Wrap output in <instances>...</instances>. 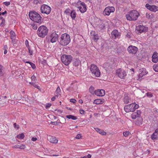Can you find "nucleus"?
Wrapping results in <instances>:
<instances>
[{
    "mask_svg": "<svg viewBox=\"0 0 158 158\" xmlns=\"http://www.w3.org/2000/svg\"><path fill=\"white\" fill-rule=\"evenodd\" d=\"M115 10L113 6H108L106 7L104 11V13L106 15L109 16L110 13L113 12Z\"/></svg>",
    "mask_w": 158,
    "mask_h": 158,
    "instance_id": "9d476101",
    "label": "nucleus"
},
{
    "mask_svg": "<svg viewBox=\"0 0 158 158\" xmlns=\"http://www.w3.org/2000/svg\"><path fill=\"white\" fill-rule=\"evenodd\" d=\"M4 69L3 66L0 64V76H2L4 75Z\"/></svg>",
    "mask_w": 158,
    "mask_h": 158,
    "instance_id": "7c9ffc66",
    "label": "nucleus"
},
{
    "mask_svg": "<svg viewBox=\"0 0 158 158\" xmlns=\"http://www.w3.org/2000/svg\"><path fill=\"white\" fill-rule=\"evenodd\" d=\"M4 4L6 6H8L10 5V3L9 2H3Z\"/></svg>",
    "mask_w": 158,
    "mask_h": 158,
    "instance_id": "3c124183",
    "label": "nucleus"
},
{
    "mask_svg": "<svg viewBox=\"0 0 158 158\" xmlns=\"http://www.w3.org/2000/svg\"><path fill=\"white\" fill-rule=\"evenodd\" d=\"M4 50V54H6L7 53V50Z\"/></svg>",
    "mask_w": 158,
    "mask_h": 158,
    "instance_id": "69168bd1",
    "label": "nucleus"
},
{
    "mask_svg": "<svg viewBox=\"0 0 158 158\" xmlns=\"http://www.w3.org/2000/svg\"><path fill=\"white\" fill-rule=\"evenodd\" d=\"M92 38L94 39V40L96 42L99 39V37L97 34L95 33L94 31H92L91 32Z\"/></svg>",
    "mask_w": 158,
    "mask_h": 158,
    "instance_id": "4be33fe9",
    "label": "nucleus"
},
{
    "mask_svg": "<svg viewBox=\"0 0 158 158\" xmlns=\"http://www.w3.org/2000/svg\"><path fill=\"white\" fill-rule=\"evenodd\" d=\"M116 74L121 78H123L126 75L125 71L120 69H118L117 70Z\"/></svg>",
    "mask_w": 158,
    "mask_h": 158,
    "instance_id": "ddd939ff",
    "label": "nucleus"
},
{
    "mask_svg": "<svg viewBox=\"0 0 158 158\" xmlns=\"http://www.w3.org/2000/svg\"><path fill=\"white\" fill-rule=\"evenodd\" d=\"M139 14V12L136 10H132L130 11L128 14L126 15L127 19L130 21L136 20Z\"/></svg>",
    "mask_w": 158,
    "mask_h": 158,
    "instance_id": "f03ea898",
    "label": "nucleus"
},
{
    "mask_svg": "<svg viewBox=\"0 0 158 158\" xmlns=\"http://www.w3.org/2000/svg\"><path fill=\"white\" fill-rule=\"evenodd\" d=\"M14 148H19L23 149L25 148V146L23 145H15L14 146Z\"/></svg>",
    "mask_w": 158,
    "mask_h": 158,
    "instance_id": "473e14b6",
    "label": "nucleus"
},
{
    "mask_svg": "<svg viewBox=\"0 0 158 158\" xmlns=\"http://www.w3.org/2000/svg\"><path fill=\"white\" fill-rule=\"evenodd\" d=\"M139 107V105L135 103H134L125 106L124 107V110L127 113L130 112H133L135 111L136 109H138Z\"/></svg>",
    "mask_w": 158,
    "mask_h": 158,
    "instance_id": "39448f33",
    "label": "nucleus"
},
{
    "mask_svg": "<svg viewBox=\"0 0 158 158\" xmlns=\"http://www.w3.org/2000/svg\"><path fill=\"white\" fill-rule=\"evenodd\" d=\"M40 10L42 13L48 15L50 13L51 9L48 6L44 4L41 6L40 8Z\"/></svg>",
    "mask_w": 158,
    "mask_h": 158,
    "instance_id": "6e6552de",
    "label": "nucleus"
},
{
    "mask_svg": "<svg viewBox=\"0 0 158 158\" xmlns=\"http://www.w3.org/2000/svg\"><path fill=\"white\" fill-rule=\"evenodd\" d=\"M146 94L147 96L150 98L152 97L153 96L152 93L151 92H148Z\"/></svg>",
    "mask_w": 158,
    "mask_h": 158,
    "instance_id": "37998d69",
    "label": "nucleus"
},
{
    "mask_svg": "<svg viewBox=\"0 0 158 158\" xmlns=\"http://www.w3.org/2000/svg\"><path fill=\"white\" fill-rule=\"evenodd\" d=\"M139 72V74L138 75L139 78L142 77L147 74L146 70L145 69L141 68L140 69Z\"/></svg>",
    "mask_w": 158,
    "mask_h": 158,
    "instance_id": "412c9836",
    "label": "nucleus"
},
{
    "mask_svg": "<svg viewBox=\"0 0 158 158\" xmlns=\"http://www.w3.org/2000/svg\"><path fill=\"white\" fill-rule=\"evenodd\" d=\"M94 129L98 133L102 135H105L106 134V132L98 128H94Z\"/></svg>",
    "mask_w": 158,
    "mask_h": 158,
    "instance_id": "bb28decb",
    "label": "nucleus"
},
{
    "mask_svg": "<svg viewBox=\"0 0 158 158\" xmlns=\"http://www.w3.org/2000/svg\"><path fill=\"white\" fill-rule=\"evenodd\" d=\"M32 28L34 30H36L38 28L37 25L36 24H33L32 25Z\"/></svg>",
    "mask_w": 158,
    "mask_h": 158,
    "instance_id": "ea45409f",
    "label": "nucleus"
},
{
    "mask_svg": "<svg viewBox=\"0 0 158 158\" xmlns=\"http://www.w3.org/2000/svg\"><path fill=\"white\" fill-rule=\"evenodd\" d=\"M141 112L140 110H137L136 112H134L131 115V118L133 119H135L136 118L140 117Z\"/></svg>",
    "mask_w": 158,
    "mask_h": 158,
    "instance_id": "f3484780",
    "label": "nucleus"
},
{
    "mask_svg": "<svg viewBox=\"0 0 158 158\" xmlns=\"http://www.w3.org/2000/svg\"><path fill=\"white\" fill-rule=\"evenodd\" d=\"M81 137V135L80 134H78L76 137V138L77 139H80Z\"/></svg>",
    "mask_w": 158,
    "mask_h": 158,
    "instance_id": "09e8293b",
    "label": "nucleus"
},
{
    "mask_svg": "<svg viewBox=\"0 0 158 158\" xmlns=\"http://www.w3.org/2000/svg\"><path fill=\"white\" fill-rule=\"evenodd\" d=\"M34 87H35V88L37 89H39L40 87L38 86L35 83H34L32 85Z\"/></svg>",
    "mask_w": 158,
    "mask_h": 158,
    "instance_id": "c03bdc74",
    "label": "nucleus"
},
{
    "mask_svg": "<svg viewBox=\"0 0 158 158\" xmlns=\"http://www.w3.org/2000/svg\"><path fill=\"white\" fill-rule=\"evenodd\" d=\"M30 19L35 23H40L41 22V17L40 15L35 11L29 12V14Z\"/></svg>",
    "mask_w": 158,
    "mask_h": 158,
    "instance_id": "7ed1b4c3",
    "label": "nucleus"
},
{
    "mask_svg": "<svg viewBox=\"0 0 158 158\" xmlns=\"http://www.w3.org/2000/svg\"><path fill=\"white\" fill-rule=\"evenodd\" d=\"M76 15V13L74 10H73L71 12L70 16L73 19H75Z\"/></svg>",
    "mask_w": 158,
    "mask_h": 158,
    "instance_id": "c756f323",
    "label": "nucleus"
},
{
    "mask_svg": "<svg viewBox=\"0 0 158 158\" xmlns=\"http://www.w3.org/2000/svg\"><path fill=\"white\" fill-rule=\"evenodd\" d=\"M58 35L55 32L52 33L49 37V39L52 43L55 42L58 40Z\"/></svg>",
    "mask_w": 158,
    "mask_h": 158,
    "instance_id": "f8f14e48",
    "label": "nucleus"
},
{
    "mask_svg": "<svg viewBox=\"0 0 158 158\" xmlns=\"http://www.w3.org/2000/svg\"><path fill=\"white\" fill-rule=\"evenodd\" d=\"M104 99H96L94 101V103L96 104H100L103 103L104 102Z\"/></svg>",
    "mask_w": 158,
    "mask_h": 158,
    "instance_id": "5701e85b",
    "label": "nucleus"
},
{
    "mask_svg": "<svg viewBox=\"0 0 158 158\" xmlns=\"http://www.w3.org/2000/svg\"><path fill=\"white\" fill-rule=\"evenodd\" d=\"M151 138L153 140L158 139V128L156 129L154 133L152 135Z\"/></svg>",
    "mask_w": 158,
    "mask_h": 158,
    "instance_id": "6ab92c4d",
    "label": "nucleus"
},
{
    "mask_svg": "<svg viewBox=\"0 0 158 158\" xmlns=\"http://www.w3.org/2000/svg\"><path fill=\"white\" fill-rule=\"evenodd\" d=\"M72 59V56L70 55H63L61 57L62 63L66 66L70 64Z\"/></svg>",
    "mask_w": 158,
    "mask_h": 158,
    "instance_id": "423d86ee",
    "label": "nucleus"
},
{
    "mask_svg": "<svg viewBox=\"0 0 158 158\" xmlns=\"http://www.w3.org/2000/svg\"><path fill=\"white\" fill-rule=\"evenodd\" d=\"M3 49L4 50H7L8 49V47L7 45H5L3 46Z\"/></svg>",
    "mask_w": 158,
    "mask_h": 158,
    "instance_id": "bf43d9fd",
    "label": "nucleus"
},
{
    "mask_svg": "<svg viewBox=\"0 0 158 158\" xmlns=\"http://www.w3.org/2000/svg\"><path fill=\"white\" fill-rule=\"evenodd\" d=\"M6 13H7V11H5L4 12H3L2 13L1 12V15H4L6 14Z\"/></svg>",
    "mask_w": 158,
    "mask_h": 158,
    "instance_id": "0e129e2a",
    "label": "nucleus"
},
{
    "mask_svg": "<svg viewBox=\"0 0 158 158\" xmlns=\"http://www.w3.org/2000/svg\"><path fill=\"white\" fill-rule=\"evenodd\" d=\"M80 11L82 13H84L86 11V5L85 4V6H80L78 8Z\"/></svg>",
    "mask_w": 158,
    "mask_h": 158,
    "instance_id": "393cba45",
    "label": "nucleus"
},
{
    "mask_svg": "<svg viewBox=\"0 0 158 158\" xmlns=\"http://www.w3.org/2000/svg\"><path fill=\"white\" fill-rule=\"evenodd\" d=\"M153 69L156 72H158V64L153 65Z\"/></svg>",
    "mask_w": 158,
    "mask_h": 158,
    "instance_id": "72a5a7b5",
    "label": "nucleus"
},
{
    "mask_svg": "<svg viewBox=\"0 0 158 158\" xmlns=\"http://www.w3.org/2000/svg\"><path fill=\"white\" fill-rule=\"evenodd\" d=\"M90 70L91 73L96 77H98L100 76V70L95 65L93 64L91 65Z\"/></svg>",
    "mask_w": 158,
    "mask_h": 158,
    "instance_id": "0eeeda50",
    "label": "nucleus"
},
{
    "mask_svg": "<svg viewBox=\"0 0 158 158\" xmlns=\"http://www.w3.org/2000/svg\"><path fill=\"white\" fill-rule=\"evenodd\" d=\"M14 41L13 42H12V43L13 44V46H16V41H15V40H14Z\"/></svg>",
    "mask_w": 158,
    "mask_h": 158,
    "instance_id": "052dcab7",
    "label": "nucleus"
},
{
    "mask_svg": "<svg viewBox=\"0 0 158 158\" xmlns=\"http://www.w3.org/2000/svg\"><path fill=\"white\" fill-rule=\"evenodd\" d=\"M124 102L126 103H128L129 102V100L127 97H125L124 99Z\"/></svg>",
    "mask_w": 158,
    "mask_h": 158,
    "instance_id": "a19ab883",
    "label": "nucleus"
},
{
    "mask_svg": "<svg viewBox=\"0 0 158 158\" xmlns=\"http://www.w3.org/2000/svg\"><path fill=\"white\" fill-rule=\"evenodd\" d=\"M136 29L138 32L141 33L145 32L147 31L148 28L144 26L139 25L136 27Z\"/></svg>",
    "mask_w": 158,
    "mask_h": 158,
    "instance_id": "1a4fd4ad",
    "label": "nucleus"
},
{
    "mask_svg": "<svg viewBox=\"0 0 158 158\" xmlns=\"http://www.w3.org/2000/svg\"><path fill=\"white\" fill-rule=\"evenodd\" d=\"M70 41V36L66 33L62 34L60 38V44L62 45H68Z\"/></svg>",
    "mask_w": 158,
    "mask_h": 158,
    "instance_id": "20e7f679",
    "label": "nucleus"
},
{
    "mask_svg": "<svg viewBox=\"0 0 158 158\" xmlns=\"http://www.w3.org/2000/svg\"><path fill=\"white\" fill-rule=\"evenodd\" d=\"M112 36L113 39H115L119 37V33L117 30H114L112 32Z\"/></svg>",
    "mask_w": 158,
    "mask_h": 158,
    "instance_id": "aec40b11",
    "label": "nucleus"
},
{
    "mask_svg": "<svg viewBox=\"0 0 158 158\" xmlns=\"http://www.w3.org/2000/svg\"><path fill=\"white\" fill-rule=\"evenodd\" d=\"M80 113L82 114H85V111L83 110H80Z\"/></svg>",
    "mask_w": 158,
    "mask_h": 158,
    "instance_id": "6e6d98bb",
    "label": "nucleus"
},
{
    "mask_svg": "<svg viewBox=\"0 0 158 158\" xmlns=\"http://www.w3.org/2000/svg\"><path fill=\"white\" fill-rule=\"evenodd\" d=\"M34 3L35 4H37L38 3V0H34Z\"/></svg>",
    "mask_w": 158,
    "mask_h": 158,
    "instance_id": "680f3d73",
    "label": "nucleus"
},
{
    "mask_svg": "<svg viewBox=\"0 0 158 158\" xmlns=\"http://www.w3.org/2000/svg\"><path fill=\"white\" fill-rule=\"evenodd\" d=\"M94 87L93 86H91L89 88V92L92 94H93L94 93Z\"/></svg>",
    "mask_w": 158,
    "mask_h": 158,
    "instance_id": "e433bc0d",
    "label": "nucleus"
},
{
    "mask_svg": "<svg viewBox=\"0 0 158 158\" xmlns=\"http://www.w3.org/2000/svg\"><path fill=\"white\" fill-rule=\"evenodd\" d=\"M75 6L77 8H78L80 6H85V3L84 2H81L80 0H78L77 2L75 3Z\"/></svg>",
    "mask_w": 158,
    "mask_h": 158,
    "instance_id": "b1692460",
    "label": "nucleus"
},
{
    "mask_svg": "<svg viewBox=\"0 0 158 158\" xmlns=\"http://www.w3.org/2000/svg\"><path fill=\"white\" fill-rule=\"evenodd\" d=\"M79 102L80 103H83V101L82 100L80 99L79 100Z\"/></svg>",
    "mask_w": 158,
    "mask_h": 158,
    "instance_id": "338daca9",
    "label": "nucleus"
},
{
    "mask_svg": "<svg viewBox=\"0 0 158 158\" xmlns=\"http://www.w3.org/2000/svg\"><path fill=\"white\" fill-rule=\"evenodd\" d=\"M28 51H29V55L30 56L32 55L33 53V50L31 49V48L30 47L28 48Z\"/></svg>",
    "mask_w": 158,
    "mask_h": 158,
    "instance_id": "58836bf2",
    "label": "nucleus"
},
{
    "mask_svg": "<svg viewBox=\"0 0 158 158\" xmlns=\"http://www.w3.org/2000/svg\"><path fill=\"white\" fill-rule=\"evenodd\" d=\"M14 127L15 128L18 129L19 127V125H17L16 123H15L14 124Z\"/></svg>",
    "mask_w": 158,
    "mask_h": 158,
    "instance_id": "603ef678",
    "label": "nucleus"
},
{
    "mask_svg": "<svg viewBox=\"0 0 158 158\" xmlns=\"http://www.w3.org/2000/svg\"><path fill=\"white\" fill-rule=\"evenodd\" d=\"M58 96H56V95H55L54 97L52 98L51 100L52 101H54L56 98H58Z\"/></svg>",
    "mask_w": 158,
    "mask_h": 158,
    "instance_id": "4d7b16f0",
    "label": "nucleus"
},
{
    "mask_svg": "<svg viewBox=\"0 0 158 158\" xmlns=\"http://www.w3.org/2000/svg\"><path fill=\"white\" fill-rule=\"evenodd\" d=\"M152 61L154 63H156L158 62V53L155 52L152 56Z\"/></svg>",
    "mask_w": 158,
    "mask_h": 158,
    "instance_id": "a211bd4d",
    "label": "nucleus"
},
{
    "mask_svg": "<svg viewBox=\"0 0 158 158\" xmlns=\"http://www.w3.org/2000/svg\"><path fill=\"white\" fill-rule=\"evenodd\" d=\"M129 134L130 132L129 131H126L123 133V135L125 137H127Z\"/></svg>",
    "mask_w": 158,
    "mask_h": 158,
    "instance_id": "79ce46f5",
    "label": "nucleus"
},
{
    "mask_svg": "<svg viewBox=\"0 0 158 158\" xmlns=\"http://www.w3.org/2000/svg\"><path fill=\"white\" fill-rule=\"evenodd\" d=\"M108 65H109V64L108 63H106L104 64L103 66L104 67H106Z\"/></svg>",
    "mask_w": 158,
    "mask_h": 158,
    "instance_id": "e2e57ef3",
    "label": "nucleus"
},
{
    "mask_svg": "<svg viewBox=\"0 0 158 158\" xmlns=\"http://www.w3.org/2000/svg\"><path fill=\"white\" fill-rule=\"evenodd\" d=\"M79 60H76L73 63V65L75 67H77L79 65Z\"/></svg>",
    "mask_w": 158,
    "mask_h": 158,
    "instance_id": "f704fd0d",
    "label": "nucleus"
},
{
    "mask_svg": "<svg viewBox=\"0 0 158 158\" xmlns=\"http://www.w3.org/2000/svg\"><path fill=\"white\" fill-rule=\"evenodd\" d=\"M138 50L137 47L132 45L129 46L127 49V51L129 53L132 54H135L137 52Z\"/></svg>",
    "mask_w": 158,
    "mask_h": 158,
    "instance_id": "9b49d317",
    "label": "nucleus"
},
{
    "mask_svg": "<svg viewBox=\"0 0 158 158\" xmlns=\"http://www.w3.org/2000/svg\"><path fill=\"white\" fill-rule=\"evenodd\" d=\"M48 33V30L45 26H40L37 31V34L40 37L43 38L46 36Z\"/></svg>",
    "mask_w": 158,
    "mask_h": 158,
    "instance_id": "f257e3e1",
    "label": "nucleus"
},
{
    "mask_svg": "<svg viewBox=\"0 0 158 158\" xmlns=\"http://www.w3.org/2000/svg\"><path fill=\"white\" fill-rule=\"evenodd\" d=\"M30 64L33 69H35L36 66L34 64L31 62V64Z\"/></svg>",
    "mask_w": 158,
    "mask_h": 158,
    "instance_id": "49530a36",
    "label": "nucleus"
},
{
    "mask_svg": "<svg viewBox=\"0 0 158 158\" xmlns=\"http://www.w3.org/2000/svg\"><path fill=\"white\" fill-rule=\"evenodd\" d=\"M60 93H61V90L59 87H58L56 90V91L55 92V95L56 96L59 97L60 96Z\"/></svg>",
    "mask_w": 158,
    "mask_h": 158,
    "instance_id": "c85d7f7f",
    "label": "nucleus"
},
{
    "mask_svg": "<svg viewBox=\"0 0 158 158\" xmlns=\"http://www.w3.org/2000/svg\"><path fill=\"white\" fill-rule=\"evenodd\" d=\"M10 38L12 40V42H13L14 41V40H15L16 37L15 33L14 31H11L10 32Z\"/></svg>",
    "mask_w": 158,
    "mask_h": 158,
    "instance_id": "cd10ccee",
    "label": "nucleus"
},
{
    "mask_svg": "<svg viewBox=\"0 0 158 158\" xmlns=\"http://www.w3.org/2000/svg\"><path fill=\"white\" fill-rule=\"evenodd\" d=\"M24 137V135L23 134H21L17 136V137L18 139H23Z\"/></svg>",
    "mask_w": 158,
    "mask_h": 158,
    "instance_id": "4c0bfd02",
    "label": "nucleus"
},
{
    "mask_svg": "<svg viewBox=\"0 0 158 158\" xmlns=\"http://www.w3.org/2000/svg\"><path fill=\"white\" fill-rule=\"evenodd\" d=\"M51 104L48 103L46 105V108L47 109H48L49 107H50L51 106Z\"/></svg>",
    "mask_w": 158,
    "mask_h": 158,
    "instance_id": "864d4df0",
    "label": "nucleus"
},
{
    "mask_svg": "<svg viewBox=\"0 0 158 158\" xmlns=\"http://www.w3.org/2000/svg\"><path fill=\"white\" fill-rule=\"evenodd\" d=\"M91 156L90 154H88L86 156H84L81 157V158H90Z\"/></svg>",
    "mask_w": 158,
    "mask_h": 158,
    "instance_id": "de8ad7c7",
    "label": "nucleus"
},
{
    "mask_svg": "<svg viewBox=\"0 0 158 158\" xmlns=\"http://www.w3.org/2000/svg\"><path fill=\"white\" fill-rule=\"evenodd\" d=\"M70 102L73 103H75L76 102V100L74 99H70Z\"/></svg>",
    "mask_w": 158,
    "mask_h": 158,
    "instance_id": "5fc2aeb1",
    "label": "nucleus"
},
{
    "mask_svg": "<svg viewBox=\"0 0 158 158\" xmlns=\"http://www.w3.org/2000/svg\"><path fill=\"white\" fill-rule=\"evenodd\" d=\"M94 94L98 96H103L105 94V91L103 89H98L94 91Z\"/></svg>",
    "mask_w": 158,
    "mask_h": 158,
    "instance_id": "2eb2a0df",
    "label": "nucleus"
},
{
    "mask_svg": "<svg viewBox=\"0 0 158 158\" xmlns=\"http://www.w3.org/2000/svg\"><path fill=\"white\" fill-rule=\"evenodd\" d=\"M25 44L26 46L28 48L30 47L29 44V42L27 40H26L25 42Z\"/></svg>",
    "mask_w": 158,
    "mask_h": 158,
    "instance_id": "a18cd8bd",
    "label": "nucleus"
},
{
    "mask_svg": "<svg viewBox=\"0 0 158 158\" xmlns=\"http://www.w3.org/2000/svg\"><path fill=\"white\" fill-rule=\"evenodd\" d=\"M142 118L139 117L136 119L135 122V123L137 125L140 126L142 124Z\"/></svg>",
    "mask_w": 158,
    "mask_h": 158,
    "instance_id": "a878e982",
    "label": "nucleus"
},
{
    "mask_svg": "<svg viewBox=\"0 0 158 158\" xmlns=\"http://www.w3.org/2000/svg\"><path fill=\"white\" fill-rule=\"evenodd\" d=\"M48 140L51 143H56L58 142V140L56 138L51 135H48L47 137Z\"/></svg>",
    "mask_w": 158,
    "mask_h": 158,
    "instance_id": "dca6fc26",
    "label": "nucleus"
},
{
    "mask_svg": "<svg viewBox=\"0 0 158 158\" xmlns=\"http://www.w3.org/2000/svg\"><path fill=\"white\" fill-rule=\"evenodd\" d=\"M66 117L68 119H71L73 120H76L77 119V118L76 117L73 115H67L66 116Z\"/></svg>",
    "mask_w": 158,
    "mask_h": 158,
    "instance_id": "2f4dec72",
    "label": "nucleus"
},
{
    "mask_svg": "<svg viewBox=\"0 0 158 158\" xmlns=\"http://www.w3.org/2000/svg\"><path fill=\"white\" fill-rule=\"evenodd\" d=\"M31 80L33 81H35L36 79V77L34 75H33L31 77Z\"/></svg>",
    "mask_w": 158,
    "mask_h": 158,
    "instance_id": "8fccbe9b",
    "label": "nucleus"
},
{
    "mask_svg": "<svg viewBox=\"0 0 158 158\" xmlns=\"http://www.w3.org/2000/svg\"><path fill=\"white\" fill-rule=\"evenodd\" d=\"M145 7L148 9L152 11L156 12L158 11V7L156 6L151 5L148 4H146Z\"/></svg>",
    "mask_w": 158,
    "mask_h": 158,
    "instance_id": "4468645a",
    "label": "nucleus"
},
{
    "mask_svg": "<svg viewBox=\"0 0 158 158\" xmlns=\"http://www.w3.org/2000/svg\"><path fill=\"white\" fill-rule=\"evenodd\" d=\"M25 63H29V64H31V62H30V61H26L25 62Z\"/></svg>",
    "mask_w": 158,
    "mask_h": 158,
    "instance_id": "774afa93",
    "label": "nucleus"
},
{
    "mask_svg": "<svg viewBox=\"0 0 158 158\" xmlns=\"http://www.w3.org/2000/svg\"><path fill=\"white\" fill-rule=\"evenodd\" d=\"M146 17L149 19H151L153 17V15L152 14L147 13L146 15Z\"/></svg>",
    "mask_w": 158,
    "mask_h": 158,
    "instance_id": "c9c22d12",
    "label": "nucleus"
},
{
    "mask_svg": "<svg viewBox=\"0 0 158 158\" xmlns=\"http://www.w3.org/2000/svg\"><path fill=\"white\" fill-rule=\"evenodd\" d=\"M37 138L36 137H32V138H31V140L33 141H36L37 140Z\"/></svg>",
    "mask_w": 158,
    "mask_h": 158,
    "instance_id": "13d9d810",
    "label": "nucleus"
}]
</instances>
